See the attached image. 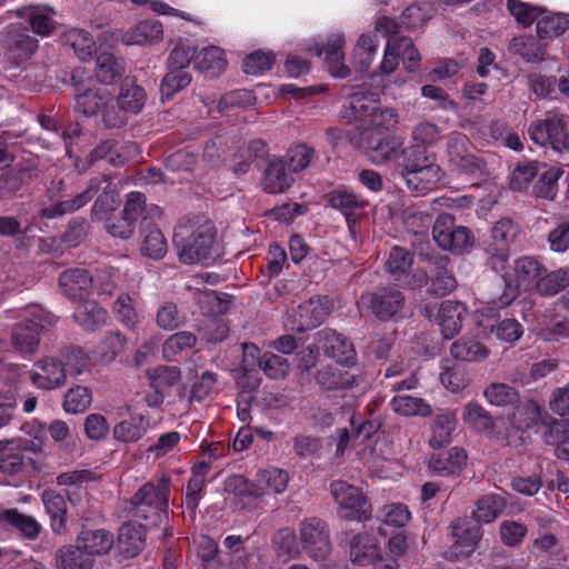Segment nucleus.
Instances as JSON below:
<instances>
[{"label":"nucleus","mask_w":569,"mask_h":569,"mask_svg":"<svg viewBox=\"0 0 569 569\" xmlns=\"http://www.w3.org/2000/svg\"><path fill=\"white\" fill-rule=\"evenodd\" d=\"M217 228L206 216L180 220L174 229L173 244L182 263H203L214 259Z\"/></svg>","instance_id":"f257e3e1"},{"label":"nucleus","mask_w":569,"mask_h":569,"mask_svg":"<svg viewBox=\"0 0 569 569\" xmlns=\"http://www.w3.org/2000/svg\"><path fill=\"white\" fill-rule=\"evenodd\" d=\"M89 366V358L79 347L70 346L54 356L34 362L29 372L31 382L39 389L53 390L66 385L67 376L81 375Z\"/></svg>","instance_id":"f03ea898"},{"label":"nucleus","mask_w":569,"mask_h":569,"mask_svg":"<svg viewBox=\"0 0 569 569\" xmlns=\"http://www.w3.org/2000/svg\"><path fill=\"white\" fill-rule=\"evenodd\" d=\"M398 169L407 187L417 192L432 189L440 180V167L422 146L400 149Z\"/></svg>","instance_id":"7ed1b4c3"},{"label":"nucleus","mask_w":569,"mask_h":569,"mask_svg":"<svg viewBox=\"0 0 569 569\" xmlns=\"http://www.w3.org/2000/svg\"><path fill=\"white\" fill-rule=\"evenodd\" d=\"M447 153L450 170L477 184L488 176L487 162L480 157L466 134L452 132L448 137Z\"/></svg>","instance_id":"20e7f679"},{"label":"nucleus","mask_w":569,"mask_h":569,"mask_svg":"<svg viewBox=\"0 0 569 569\" xmlns=\"http://www.w3.org/2000/svg\"><path fill=\"white\" fill-rule=\"evenodd\" d=\"M170 498V479L166 476L157 482L144 483L130 499L129 510L137 519L156 526L168 510Z\"/></svg>","instance_id":"39448f33"},{"label":"nucleus","mask_w":569,"mask_h":569,"mask_svg":"<svg viewBox=\"0 0 569 569\" xmlns=\"http://www.w3.org/2000/svg\"><path fill=\"white\" fill-rule=\"evenodd\" d=\"M342 117L349 122L358 121L360 128L396 126L398 114L391 108H381L378 104L376 94L359 90L352 93L348 103L343 107Z\"/></svg>","instance_id":"423d86ee"},{"label":"nucleus","mask_w":569,"mask_h":569,"mask_svg":"<svg viewBox=\"0 0 569 569\" xmlns=\"http://www.w3.org/2000/svg\"><path fill=\"white\" fill-rule=\"evenodd\" d=\"M56 317L40 308L30 306L23 319L11 330V345L21 355H33L40 343V333L46 327L56 325Z\"/></svg>","instance_id":"0eeeda50"},{"label":"nucleus","mask_w":569,"mask_h":569,"mask_svg":"<svg viewBox=\"0 0 569 569\" xmlns=\"http://www.w3.org/2000/svg\"><path fill=\"white\" fill-rule=\"evenodd\" d=\"M332 309L333 303L328 296H312L288 310L283 325L290 331L305 332L321 325Z\"/></svg>","instance_id":"6e6552de"},{"label":"nucleus","mask_w":569,"mask_h":569,"mask_svg":"<svg viewBox=\"0 0 569 569\" xmlns=\"http://www.w3.org/2000/svg\"><path fill=\"white\" fill-rule=\"evenodd\" d=\"M3 50V63L18 68L29 61L36 53L39 41L28 33L21 24H9L2 31L0 40Z\"/></svg>","instance_id":"1a4fd4ad"},{"label":"nucleus","mask_w":569,"mask_h":569,"mask_svg":"<svg viewBox=\"0 0 569 569\" xmlns=\"http://www.w3.org/2000/svg\"><path fill=\"white\" fill-rule=\"evenodd\" d=\"M395 126L365 127L360 129L359 147L365 150L370 160L376 164H383L398 159L400 144L389 131Z\"/></svg>","instance_id":"9d476101"},{"label":"nucleus","mask_w":569,"mask_h":569,"mask_svg":"<svg viewBox=\"0 0 569 569\" xmlns=\"http://www.w3.org/2000/svg\"><path fill=\"white\" fill-rule=\"evenodd\" d=\"M330 492L345 511L343 519L366 521L371 518V505L360 488L343 480H335L330 485Z\"/></svg>","instance_id":"9b49d317"},{"label":"nucleus","mask_w":569,"mask_h":569,"mask_svg":"<svg viewBox=\"0 0 569 569\" xmlns=\"http://www.w3.org/2000/svg\"><path fill=\"white\" fill-rule=\"evenodd\" d=\"M545 267L546 266L533 256H522L516 259L513 262L516 283H513L507 274L503 276L505 291L499 297V307L509 306L518 297L520 286H532L535 288L541 272H545Z\"/></svg>","instance_id":"f8f14e48"},{"label":"nucleus","mask_w":569,"mask_h":569,"mask_svg":"<svg viewBox=\"0 0 569 569\" xmlns=\"http://www.w3.org/2000/svg\"><path fill=\"white\" fill-rule=\"evenodd\" d=\"M432 236L435 241L443 250L453 253H462L473 246L475 238L471 231L455 223L450 213L440 214L433 223Z\"/></svg>","instance_id":"ddd939ff"},{"label":"nucleus","mask_w":569,"mask_h":569,"mask_svg":"<svg viewBox=\"0 0 569 569\" xmlns=\"http://www.w3.org/2000/svg\"><path fill=\"white\" fill-rule=\"evenodd\" d=\"M453 543L446 551V559L459 561L468 558L482 538L479 525L471 523L467 518H457L449 526Z\"/></svg>","instance_id":"4468645a"},{"label":"nucleus","mask_w":569,"mask_h":569,"mask_svg":"<svg viewBox=\"0 0 569 569\" xmlns=\"http://www.w3.org/2000/svg\"><path fill=\"white\" fill-rule=\"evenodd\" d=\"M569 118L563 114L547 116L530 124L528 133L539 146L550 144L558 152L563 151Z\"/></svg>","instance_id":"2eb2a0df"},{"label":"nucleus","mask_w":569,"mask_h":569,"mask_svg":"<svg viewBox=\"0 0 569 569\" xmlns=\"http://www.w3.org/2000/svg\"><path fill=\"white\" fill-rule=\"evenodd\" d=\"M350 559L355 565L372 566L373 569H396L398 561L390 553L385 555L381 549L369 542V537L357 533L350 541Z\"/></svg>","instance_id":"dca6fc26"},{"label":"nucleus","mask_w":569,"mask_h":569,"mask_svg":"<svg viewBox=\"0 0 569 569\" xmlns=\"http://www.w3.org/2000/svg\"><path fill=\"white\" fill-rule=\"evenodd\" d=\"M328 206L340 211L346 218L351 234L356 233V224L362 217L368 201L343 187L336 188L326 194Z\"/></svg>","instance_id":"f3484780"},{"label":"nucleus","mask_w":569,"mask_h":569,"mask_svg":"<svg viewBox=\"0 0 569 569\" xmlns=\"http://www.w3.org/2000/svg\"><path fill=\"white\" fill-rule=\"evenodd\" d=\"M462 311L459 302L447 300L440 305H426L421 315L437 322L445 339H452L461 329Z\"/></svg>","instance_id":"a211bd4d"},{"label":"nucleus","mask_w":569,"mask_h":569,"mask_svg":"<svg viewBox=\"0 0 569 569\" xmlns=\"http://www.w3.org/2000/svg\"><path fill=\"white\" fill-rule=\"evenodd\" d=\"M300 538L307 553L315 560H323L330 551L327 525L319 518L312 517L301 522Z\"/></svg>","instance_id":"6ab92c4d"},{"label":"nucleus","mask_w":569,"mask_h":569,"mask_svg":"<svg viewBox=\"0 0 569 569\" xmlns=\"http://www.w3.org/2000/svg\"><path fill=\"white\" fill-rule=\"evenodd\" d=\"M147 377L153 393L147 397L150 407H159L164 398L181 380V370L174 366H159L147 370Z\"/></svg>","instance_id":"aec40b11"},{"label":"nucleus","mask_w":569,"mask_h":569,"mask_svg":"<svg viewBox=\"0 0 569 569\" xmlns=\"http://www.w3.org/2000/svg\"><path fill=\"white\" fill-rule=\"evenodd\" d=\"M318 347L333 358L337 362L350 366L355 363L356 351L353 345L341 333L325 328L316 333Z\"/></svg>","instance_id":"412c9836"},{"label":"nucleus","mask_w":569,"mask_h":569,"mask_svg":"<svg viewBox=\"0 0 569 569\" xmlns=\"http://www.w3.org/2000/svg\"><path fill=\"white\" fill-rule=\"evenodd\" d=\"M370 309L380 320L387 321L401 317L406 307L402 291L395 288H381L370 295Z\"/></svg>","instance_id":"4be33fe9"},{"label":"nucleus","mask_w":569,"mask_h":569,"mask_svg":"<svg viewBox=\"0 0 569 569\" xmlns=\"http://www.w3.org/2000/svg\"><path fill=\"white\" fill-rule=\"evenodd\" d=\"M103 182H108L107 176L90 179L86 190L82 192L77 193L71 199L58 201L57 203L42 209V217L54 219L81 209L93 198L96 193H98Z\"/></svg>","instance_id":"5701e85b"},{"label":"nucleus","mask_w":569,"mask_h":569,"mask_svg":"<svg viewBox=\"0 0 569 569\" xmlns=\"http://www.w3.org/2000/svg\"><path fill=\"white\" fill-rule=\"evenodd\" d=\"M161 209L157 204H147L146 196L133 191L127 197L122 216L134 224L140 219V228L148 229L160 219Z\"/></svg>","instance_id":"b1692460"},{"label":"nucleus","mask_w":569,"mask_h":569,"mask_svg":"<svg viewBox=\"0 0 569 569\" xmlns=\"http://www.w3.org/2000/svg\"><path fill=\"white\" fill-rule=\"evenodd\" d=\"M38 163L34 159H21L12 168L0 174V191L16 192L38 177Z\"/></svg>","instance_id":"393cba45"},{"label":"nucleus","mask_w":569,"mask_h":569,"mask_svg":"<svg viewBox=\"0 0 569 569\" xmlns=\"http://www.w3.org/2000/svg\"><path fill=\"white\" fill-rule=\"evenodd\" d=\"M92 287L93 277L86 269H67L59 277V288L70 300L81 301Z\"/></svg>","instance_id":"a878e982"},{"label":"nucleus","mask_w":569,"mask_h":569,"mask_svg":"<svg viewBox=\"0 0 569 569\" xmlns=\"http://www.w3.org/2000/svg\"><path fill=\"white\" fill-rule=\"evenodd\" d=\"M343 44V36L333 34L320 48L317 46L316 50L317 56L325 54L329 72L339 78H346L350 74V69L345 64Z\"/></svg>","instance_id":"bb28decb"},{"label":"nucleus","mask_w":569,"mask_h":569,"mask_svg":"<svg viewBox=\"0 0 569 569\" xmlns=\"http://www.w3.org/2000/svg\"><path fill=\"white\" fill-rule=\"evenodd\" d=\"M412 254L405 248L393 247L385 262V270L400 286H411Z\"/></svg>","instance_id":"cd10ccee"},{"label":"nucleus","mask_w":569,"mask_h":569,"mask_svg":"<svg viewBox=\"0 0 569 569\" xmlns=\"http://www.w3.org/2000/svg\"><path fill=\"white\" fill-rule=\"evenodd\" d=\"M467 458L463 448L452 447L447 452L432 456L428 468L440 477L459 475L467 465Z\"/></svg>","instance_id":"c85d7f7f"},{"label":"nucleus","mask_w":569,"mask_h":569,"mask_svg":"<svg viewBox=\"0 0 569 569\" xmlns=\"http://www.w3.org/2000/svg\"><path fill=\"white\" fill-rule=\"evenodd\" d=\"M41 500L50 517L52 532L58 536L66 535L68 532V506L64 497L54 490H44Z\"/></svg>","instance_id":"c756f323"},{"label":"nucleus","mask_w":569,"mask_h":569,"mask_svg":"<svg viewBox=\"0 0 569 569\" xmlns=\"http://www.w3.org/2000/svg\"><path fill=\"white\" fill-rule=\"evenodd\" d=\"M146 526L136 521L123 523L119 529L118 545L127 558L136 557L144 547Z\"/></svg>","instance_id":"7c9ffc66"},{"label":"nucleus","mask_w":569,"mask_h":569,"mask_svg":"<svg viewBox=\"0 0 569 569\" xmlns=\"http://www.w3.org/2000/svg\"><path fill=\"white\" fill-rule=\"evenodd\" d=\"M77 543L92 558L108 553L113 547L114 537L106 529H82Z\"/></svg>","instance_id":"2f4dec72"},{"label":"nucleus","mask_w":569,"mask_h":569,"mask_svg":"<svg viewBox=\"0 0 569 569\" xmlns=\"http://www.w3.org/2000/svg\"><path fill=\"white\" fill-rule=\"evenodd\" d=\"M9 526L18 530L26 539H36L41 531V525L36 518L21 513L18 509H7L0 513V527Z\"/></svg>","instance_id":"473e14b6"},{"label":"nucleus","mask_w":569,"mask_h":569,"mask_svg":"<svg viewBox=\"0 0 569 569\" xmlns=\"http://www.w3.org/2000/svg\"><path fill=\"white\" fill-rule=\"evenodd\" d=\"M289 481V475L286 470L277 467H268L259 470L256 475L254 487L260 492L259 497L267 493H282Z\"/></svg>","instance_id":"72a5a7b5"},{"label":"nucleus","mask_w":569,"mask_h":569,"mask_svg":"<svg viewBox=\"0 0 569 569\" xmlns=\"http://www.w3.org/2000/svg\"><path fill=\"white\" fill-rule=\"evenodd\" d=\"M293 178L286 171V163L281 158L269 161L263 177V189L269 193H280L291 187Z\"/></svg>","instance_id":"f704fd0d"},{"label":"nucleus","mask_w":569,"mask_h":569,"mask_svg":"<svg viewBox=\"0 0 569 569\" xmlns=\"http://www.w3.org/2000/svg\"><path fill=\"white\" fill-rule=\"evenodd\" d=\"M76 322L87 331H96L108 318L107 311L93 300H81L73 312Z\"/></svg>","instance_id":"c9c22d12"},{"label":"nucleus","mask_w":569,"mask_h":569,"mask_svg":"<svg viewBox=\"0 0 569 569\" xmlns=\"http://www.w3.org/2000/svg\"><path fill=\"white\" fill-rule=\"evenodd\" d=\"M117 100L122 110L138 114L146 104L147 92L133 78H126L120 86Z\"/></svg>","instance_id":"e433bc0d"},{"label":"nucleus","mask_w":569,"mask_h":569,"mask_svg":"<svg viewBox=\"0 0 569 569\" xmlns=\"http://www.w3.org/2000/svg\"><path fill=\"white\" fill-rule=\"evenodd\" d=\"M569 287V267H562L556 270L541 272L535 291L542 297H553Z\"/></svg>","instance_id":"4c0bfd02"},{"label":"nucleus","mask_w":569,"mask_h":569,"mask_svg":"<svg viewBox=\"0 0 569 569\" xmlns=\"http://www.w3.org/2000/svg\"><path fill=\"white\" fill-rule=\"evenodd\" d=\"M27 461L32 460L24 456L16 439L0 441V470L14 475L22 470Z\"/></svg>","instance_id":"58836bf2"},{"label":"nucleus","mask_w":569,"mask_h":569,"mask_svg":"<svg viewBox=\"0 0 569 569\" xmlns=\"http://www.w3.org/2000/svg\"><path fill=\"white\" fill-rule=\"evenodd\" d=\"M93 558L79 546H63L56 552L57 569H91Z\"/></svg>","instance_id":"ea45409f"},{"label":"nucleus","mask_w":569,"mask_h":569,"mask_svg":"<svg viewBox=\"0 0 569 569\" xmlns=\"http://www.w3.org/2000/svg\"><path fill=\"white\" fill-rule=\"evenodd\" d=\"M194 67L202 73L214 78L226 70L227 59L218 47L203 48L194 58Z\"/></svg>","instance_id":"a19ab883"},{"label":"nucleus","mask_w":569,"mask_h":569,"mask_svg":"<svg viewBox=\"0 0 569 569\" xmlns=\"http://www.w3.org/2000/svg\"><path fill=\"white\" fill-rule=\"evenodd\" d=\"M506 499L497 493H490L478 499L472 518L478 523H490L495 521L506 509Z\"/></svg>","instance_id":"79ce46f5"},{"label":"nucleus","mask_w":569,"mask_h":569,"mask_svg":"<svg viewBox=\"0 0 569 569\" xmlns=\"http://www.w3.org/2000/svg\"><path fill=\"white\" fill-rule=\"evenodd\" d=\"M450 355L459 361H481L489 356V349L473 338H460L450 347Z\"/></svg>","instance_id":"37998d69"},{"label":"nucleus","mask_w":569,"mask_h":569,"mask_svg":"<svg viewBox=\"0 0 569 569\" xmlns=\"http://www.w3.org/2000/svg\"><path fill=\"white\" fill-rule=\"evenodd\" d=\"M140 230L142 236L140 250L142 254L154 260L162 259L168 251V244L161 230L156 226V222L151 228L147 230L140 228Z\"/></svg>","instance_id":"c03bdc74"},{"label":"nucleus","mask_w":569,"mask_h":569,"mask_svg":"<svg viewBox=\"0 0 569 569\" xmlns=\"http://www.w3.org/2000/svg\"><path fill=\"white\" fill-rule=\"evenodd\" d=\"M124 72V62L122 59L111 53H102L97 58L96 77L99 82L111 84L121 78Z\"/></svg>","instance_id":"a18cd8bd"},{"label":"nucleus","mask_w":569,"mask_h":569,"mask_svg":"<svg viewBox=\"0 0 569 569\" xmlns=\"http://www.w3.org/2000/svg\"><path fill=\"white\" fill-rule=\"evenodd\" d=\"M483 396L490 405L497 407H515L520 401L518 390L502 382H493L487 386Z\"/></svg>","instance_id":"49530a36"},{"label":"nucleus","mask_w":569,"mask_h":569,"mask_svg":"<svg viewBox=\"0 0 569 569\" xmlns=\"http://www.w3.org/2000/svg\"><path fill=\"white\" fill-rule=\"evenodd\" d=\"M64 43L71 47L80 60L91 59L96 51V42L88 31L72 29L64 34Z\"/></svg>","instance_id":"de8ad7c7"},{"label":"nucleus","mask_w":569,"mask_h":569,"mask_svg":"<svg viewBox=\"0 0 569 569\" xmlns=\"http://www.w3.org/2000/svg\"><path fill=\"white\" fill-rule=\"evenodd\" d=\"M536 27L540 39H552L561 36L569 28V20L559 13H541Z\"/></svg>","instance_id":"09e8293b"},{"label":"nucleus","mask_w":569,"mask_h":569,"mask_svg":"<svg viewBox=\"0 0 569 569\" xmlns=\"http://www.w3.org/2000/svg\"><path fill=\"white\" fill-rule=\"evenodd\" d=\"M147 429L148 421L143 417H131L114 426L113 436L119 441L136 442L144 436Z\"/></svg>","instance_id":"8fccbe9b"},{"label":"nucleus","mask_w":569,"mask_h":569,"mask_svg":"<svg viewBox=\"0 0 569 569\" xmlns=\"http://www.w3.org/2000/svg\"><path fill=\"white\" fill-rule=\"evenodd\" d=\"M377 49L378 43L372 37L367 34L359 37L352 54V63L358 71L363 72L370 68Z\"/></svg>","instance_id":"3c124183"},{"label":"nucleus","mask_w":569,"mask_h":569,"mask_svg":"<svg viewBox=\"0 0 569 569\" xmlns=\"http://www.w3.org/2000/svg\"><path fill=\"white\" fill-rule=\"evenodd\" d=\"M455 427L456 420L452 415L446 413L437 416L431 427L432 436L429 439L430 446L433 449H439L448 445L451 440V433Z\"/></svg>","instance_id":"603ef678"},{"label":"nucleus","mask_w":569,"mask_h":569,"mask_svg":"<svg viewBox=\"0 0 569 569\" xmlns=\"http://www.w3.org/2000/svg\"><path fill=\"white\" fill-rule=\"evenodd\" d=\"M509 51L519 54L526 62H538L543 59L541 47L533 37H515L510 41Z\"/></svg>","instance_id":"864d4df0"},{"label":"nucleus","mask_w":569,"mask_h":569,"mask_svg":"<svg viewBox=\"0 0 569 569\" xmlns=\"http://www.w3.org/2000/svg\"><path fill=\"white\" fill-rule=\"evenodd\" d=\"M392 409L402 416H423L431 413L430 406L421 398L411 396H396L391 400Z\"/></svg>","instance_id":"5fc2aeb1"},{"label":"nucleus","mask_w":569,"mask_h":569,"mask_svg":"<svg viewBox=\"0 0 569 569\" xmlns=\"http://www.w3.org/2000/svg\"><path fill=\"white\" fill-rule=\"evenodd\" d=\"M286 157L290 171L300 172L316 159L317 152L306 143H298L288 149Z\"/></svg>","instance_id":"6e6d98bb"},{"label":"nucleus","mask_w":569,"mask_h":569,"mask_svg":"<svg viewBox=\"0 0 569 569\" xmlns=\"http://www.w3.org/2000/svg\"><path fill=\"white\" fill-rule=\"evenodd\" d=\"M162 24L157 20H143L136 24L129 37L130 43H151L161 39Z\"/></svg>","instance_id":"4d7b16f0"},{"label":"nucleus","mask_w":569,"mask_h":569,"mask_svg":"<svg viewBox=\"0 0 569 569\" xmlns=\"http://www.w3.org/2000/svg\"><path fill=\"white\" fill-rule=\"evenodd\" d=\"M126 345L127 339L120 331L110 332L97 346L96 353L102 361L110 362L123 351Z\"/></svg>","instance_id":"13d9d810"},{"label":"nucleus","mask_w":569,"mask_h":569,"mask_svg":"<svg viewBox=\"0 0 569 569\" xmlns=\"http://www.w3.org/2000/svg\"><path fill=\"white\" fill-rule=\"evenodd\" d=\"M191 83V76L182 69H171L161 81L162 98L171 99L178 91Z\"/></svg>","instance_id":"bf43d9fd"},{"label":"nucleus","mask_w":569,"mask_h":569,"mask_svg":"<svg viewBox=\"0 0 569 569\" xmlns=\"http://www.w3.org/2000/svg\"><path fill=\"white\" fill-rule=\"evenodd\" d=\"M539 162L522 161L517 164L510 177V188L515 191L526 190L539 173Z\"/></svg>","instance_id":"052dcab7"},{"label":"nucleus","mask_w":569,"mask_h":569,"mask_svg":"<svg viewBox=\"0 0 569 569\" xmlns=\"http://www.w3.org/2000/svg\"><path fill=\"white\" fill-rule=\"evenodd\" d=\"M520 229L517 223H515L509 218H502L495 223L491 230V240L490 244L509 247L515 242L517 236L519 234Z\"/></svg>","instance_id":"680f3d73"},{"label":"nucleus","mask_w":569,"mask_h":569,"mask_svg":"<svg viewBox=\"0 0 569 569\" xmlns=\"http://www.w3.org/2000/svg\"><path fill=\"white\" fill-rule=\"evenodd\" d=\"M184 322L186 317L179 312L177 305L173 302H166L157 310L156 323L163 330H176L183 326Z\"/></svg>","instance_id":"e2e57ef3"},{"label":"nucleus","mask_w":569,"mask_h":569,"mask_svg":"<svg viewBox=\"0 0 569 569\" xmlns=\"http://www.w3.org/2000/svg\"><path fill=\"white\" fill-rule=\"evenodd\" d=\"M457 287V281L451 271L443 266H438L431 277L428 291L430 295L443 297Z\"/></svg>","instance_id":"0e129e2a"},{"label":"nucleus","mask_w":569,"mask_h":569,"mask_svg":"<svg viewBox=\"0 0 569 569\" xmlns=\"http://www.w3.org/2000/svg\"><path fill=\"white\" fill-rule=\"evenodd\" d=\"M91 392L87 387L77 386L68 390L64 395L63 408L70 413H80L86 411L91 405Z\"/></svg>","instance_id":"69168bd1"},{"label":"nucleus","mask_w":569,"mask_h":569,"mask_svg":"<svg viewBox=\"0 0 569 569\" xmlns=\"http://www.w3.org/2000/svg\"><path fill=\"white\" fill-rule=\"evenodd\" d=\"M113 311L118 320L123 323L128 329H136L139 317L133 306L132 298L127 293H121L113 305Z\"/></svg>","instance_id":"338daca9"},{"label":"nucleus","mask_w":569,"mask_h":569,"mask_svg":"<svg viewBox=\"0 0 569 569\" xmlns=\"http://www.w3.org/2000/svg\"><path fill=\"white\" fill-rule=\"evenodd\" d=\"M102 121L108 129H120L128 122L129 112L122 110L119 101L116 99L104 100L101 108Z\"/></svg>","instance_id":"774afa93"}]
</instances>
